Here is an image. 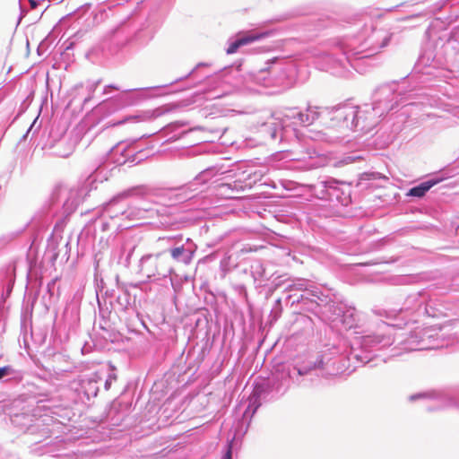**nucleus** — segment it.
Returning <instances> with one entry per match:
<instances>
[{"label": "nucleus", "instance_id": "f257e3e1", "mask_svg": "<svg viewBox=\"0 0 459 459\" xmlns=\"http://www.w3.org/2000/svg\"><path fill=\"white\" fill-rule=\"evenodd\" d=\"M392 34L384 29H368L364 33L345 39L338 44L340 51L344 55V61L356 71L362 73L359 62L375 56L381 48L387 46Z\"/></svg>", "mask_w": 459, "mask_h": 459}, {"label": "nucleus", "instance_id": "f03ea898", "mask_svg": "<svg viewBox=\"0 0 459 459\" xmlns=\"http://www.w3.org/2000/svg\"><path fill=\"white\" fill-rule=\"evenodd\" d=\"M184 187L178 188H152L145 186H136L118 195L110 200L103 209V215L111 219L125 216V205L122 201L129 196H142L163 204L173 205L185 201L187 196L183 195Z\"/></svg>", "mask_w": 459, "mask_h": 459}, {"label": "nucleus", "instance_id": "7ed1b4c3", "mask_svg": "<svg viewBox=\"0 0 459 459\" xmlns=\"http://www.w3.org/2000/svg\"><path fill=\"white\" fill-rule=\"evenodd\" d=\"M395 85H383L377 89L373 95L372 105H368V113H362L359 129L370 131L378 122V118L394 109L403 100L402 91Z\"/></svg>", "mask_w": 459, "mask_h": 459}, {"label": "nucleus", "instance_id": "20e7f679", "mask_svg": "<svg viewBox=\"0 0 459 459\" xmlns=\"http://www.w3.org/2000/svg\"><path fill=\"white\" fill-rule=\"evenodd\" d=\"M401 324H387L382 322L377 330L365 335L356 337L355 344L360 349L359 352L352 351L351 356L364 364L372 359L371 353L392 346L395 340L394 328Z\"/></svg>", "mask_w": 459, "mask_h": 459}, {"label": "nucleus", "instance_id": "39448f33", "mask_svg": "<svg viewBox=\"0 0 459 459\" xmlns=\"http://www.w3.org/2000/svg\"><path fill=\"white\" fill-rule=\"evenodd\" d=\"M400 347L394 346L391 349V356L402 354V351H413L423 350H433L443 348L447 345L441 338L440 332L436 328L417 327L410 332L408 336L399 342Z\"/></svg>", "mask_w": 459, "mask_h": 459}, {"label": "nucleus", "instance_id": "423d86ee", "mask_svg": "<svg viewBox=\"0 0 459 459\" xmlns=\"http://www.w3.org/2000/svg\"><path fill=\"white\" fill-rule=\"evenodd\" d=\"M140 273L149 280L167 278L174 273L164 252L148 254L140 260Z\"/></svg>", "mask_w": 459, "mask_h": 459}, {"label": "nucleus", "instance_id": "0eeeda50", "mask_svg": "<svg viewBox=\"0 0 459 459\" xmlns=\"http://www.w3.org/2000/svg\"><path fill=\"white\" fill-rule=\"evenodd\" d=\"M87 192L84 186L72 188L61 186L55 189L52 198L55 203L61 204L64 213L69 215L77 209Z\"/></svg>", "mask_w": 459, "mask_h": 459}, {"label": "nucleus", "instance_id": "6e6552de", "mask_svg": "<svg viewBox=\"0 0 459 459\" xmlns=\"http://www.w3.org/2000/svg\"><path fill=\"white\" fill-rule=\"evenodd\" d=\"M299 376H305L312 371H316L317 375L329 378L337 376L341 372V368L337 366V359L331 357L329 353L321 354L314 362L295 368Z\"/></svg>", "mask_w": 459, "mask_h": 459}, {"label": "nucleus", "instance_id": "1a4fd4ad", "mask_svg": "<svg viewBox=\"0 0 459 459\" xmlns=\"http://www.w3.org/2000/svg\"><path fill=\"white\" fill-rule=\"evenodd\" d=\"M320 108L307 105L302 110L299 108H287L282 114V124L307 126L312 125L320 116Z\"/></svg>", "mask_w": 459, "mask_h": 459}, {"label": "nucleus", "instance_id": "9d476101", "mask_svg": "<svg viewBox=\"0 0 459 459\" xmlns=\"http://www.w3.org/2000/svg\"><path fill=\"white\" fill-rule=\"evenodd\" d=\"M292 65L282 66L280 65L261 69L256 74L250 75L256 84L264 87L281 85L285 79L290 76Z\"/></svg>", "mask_w": 459, "mask_h": 459}, {"label": "nucleus", "instance_id": "9b49d317", "mask_svg": "<svg viewBox=\"0 0 459 459\" xmlns=\"http://www.w3.org/2000/svg\"><path fill=\"white\" fill-rule=\"evenodd\" d=\"M362 113H368V105L363 108L347 105L337 108L333 111V119L342 126L354 130L360 125L359 119Z\"/></svg>", "mask_w": 459, "mask_h": 459}, {"label": "nucleus", "instance_id": "f8f14e48", "mask_svg": "<svg viewBox=\"0 0 459 459\" xmlns=\"http://www.w3.org/2000/svg\"><path fill=\"white\" fill-rule=\"evenodd\" d=\"M178 108V106L175 104H165L160 107H158L154 109H149L140 112L137 115L130 116L125 118L124 120L117 123V125L123 124L125 122H148L154 120L165 114L172 112Z\"/></svg>", "mask_w": 459, "mask_h": 459}, {"label": "nucleus", "instance_id": "ddd939ff", "mask_svg": "<svg viewBox=\"0 0 459 459\" xmlns=\"http://www.w3.org/2000/svg\"><path fill=\"white\" fill-rule=\"evenodd\" d=\"M426 292H418L409 295L403 307L399 310V314H410L416 316H421V309L425 303Z\"/></svg>", "mask_w": 459, "mask_h": 459}, {"label": "nucleus", "instance_id": "4468645a", "mask_svg": "<svg viewBox=\"0 0 459 459\" xmlns=\"http://www.w3.org/2000/svg\"><path fill=\"white\" fill-rule=\"evenodd\" d=\"M195 247H185L184 245L174 247L169 249L171 258L176 263L188 265L193 261Z\"/></svg>", "mask_w": 459, "mask_h": 459}, {"label": "nucleus", "instance_id": "2eb2a0df", "mask_svg": "<svg viewBox=\"0 0 459 459\" xmlns=\"http://www.w3.org/2000/svg\"><path fill=\"white\" fill-rule=\"evenodd\" d=\"M98 380L99 377L97 374L83 377L80 379V391L82 392L88 399L97 396L99 392Z\"/></svg>", "mask_w": 459, "mask_h": 459}, {"label": "nucleus", "instance_id": "dca6fc26", "mask_svg": "<svg viewBox=\"0 0 459 459\" xmlns=\"http://www.w3.org/2000/svg\"><path fill=\"white\" fill-rule=\"evenodd\" d=\"M442 305L437 299L429 298L426 293L425 303L421 309V316H427L429 317H439L443 315Z\"/></svg>", "mask_w": 459, "mask_h": 459}, {"label": "nucleus", "instance_id": "f3484780", "mask_svg": "<svg viewBox=\"0 0 459 459\" xmlns=\"http://www.w3.org/2000/svg\"><path fill=\"white\" fill-rule=\"evenodd\" d=\"M442 181V178L439 177H433L429 180H426L420 185L411 188L409 190L408 195L415 196V197H422L425 194L435 185L438 184Z\"/></svg>", "mask_w": 459, "mask_h": 459}, {"label": "nucleus", "instance_id": "a211bd4d", "mask_svg": "<svg viewBox=\"0 0 459 459\" xmlns=\"http://www.w3.org/2000/svg\"><path fill=\"white\" fill-rule=\"evenodd\" d=\"M52 154L60 157V158H67L74 152V145L65 138L58 140L52 146Z\"/></svg>", "mask_w": 459, "mask_h": 459}, {"label": "nucleus", "instance_id": "6ab92c4d", "mask_svg": "<svg viewBox=\"0 0 459 459\" xmlns=\"http://www.w3.org/2000/svg\"><path fill=\"white\" fill-rule=\"evenodd\" d=\"M320 185L324 187L323 192H325V193H322L321 198H325V199L336 198L337 200L340 198V195H339L340 187H339V183L337 181H335L333 179H330V180H326V181H322L320 183Z\"/></svg>", "mask_w": 459, "mask_h": 459}, {"label": "nucleus", "instance_id": "aec40b11", "mask_svg": "<svg viewBox=\"0 0 459 459\" xmlns=\"http://www.w3.org/2000/svg\"><path fill=\"white\" fill-rule=\"evenodd\" d=\"M22 378V371L15 369L11 365L0 368V382L20 381Z\"/></svg>", "mask_w": 459, "mask_h": 459}, {"label": "nucleus", "instance_id": "412c9836", "mask_svg": "<svg viewBox=\"0 0 459 459\" xmlns=\"http://www.w3.org/2000/svg\"><path fill=\"white\" fill-rule=\"evenodd\" d=\"M262 36L261 35H246V36H240L234 41H232L228 48H227V54H233L235 53L238 48L241 46L247 45L248 43H251L253 41H255L259 39Z\"/></svg>", "mask_w": 459, "mask_h": 459}, {"label": "nucleus", "instance_id": "4be33fe9", "mask_svg": "<svg viewBox=\"0 0 459 459\" xmlns=\"http://www.w3.org/2000/svg\"><path fill=\"white\" fill-rule=\"evenodd\" d=\"M108 38L114 39L117 44H124L128 40V33L124 24H120L108 32Z\"/></svg>", "mask_w": 459, "mask_h": 459}, {"label": "nucleus", "instance_id": "5701e85b", "mask_svg": "<svg viewBox=\"0 0 459 459\" xmlns=\"http://www.w3.org/2000/svg\"><path fill=\"white\" fill-rule=\"evenodd\" d=\"M259 399L260 394L257 389H255L249 397L248 406L243 413V418L252 417L255 413L256 410L260 406Z\"/></svg>", "mask_w": 459, "mask_h": 459}, {"label": "nucleus", "instance_id": "b1692460", "mask_svg": "<svg viewBox=\"0 0 459 459\" xmlns=\"http://www.w3.org/2000/svg\"><path fill=\"white\" fill-rule=\"evenodd\" d=\"M428 395H429L432 399H435L438 402L437 408H444L446 406H451L455 404L454 399L446 393L432 392Z\"/></svg>", "mask_w": 459, "mask_h": 459}, {"label": "nucleus", "instance_id": "393cba45", "mask_svg": "<svg viewBox=\"0 0 459 459\" xmlns=\"http://www.w3.org/2000/svg\"><path fill=\"white\" fill-rule=\"evenodd\" d=\"M147 209H141L136 207H128L125 209V217L129 220H139L143 218V214L147 212Z\"/></svg>", "mask_w": 459, "mask_h": 459}, {"label": "nucleus", "instance_id": "a878e982", "mask_svg": "<svg viewBox=\"0 0 459 459\" xmlns=\"http://www.w3.org/2000/svg\"><path fill=\"white\" fill-rule=\"evenodd\" d=\"M129 91H126L124 92V94L122 96H120L118 99H109V100H104L102 103H101V106L102 107H108L109 106L110 104H113L117 101H119L121 102L120 106H126V105H131L133 104V101L130 100L127 97V92Z\"/></svg>", "mask_w": 459, "mask_h": 459}, {"label": "nucleus", "instance_id": "bb28decb", "mask_svg": "<svg viewBox=\"0 0 459 459\" xmlns=\"http://www.w3.org/2000/svg\"><path fill=\"white\" fill-rule=\"evenodd\" d=\"M315 152L308 153L307 160L304 159L305 164L301 167L304 169H312L320 166V162L317 156H314Z\"/></svg>", "mask_w": 459, "mask_h": 459}, {"label": "nucleus", "instance_id": "cd10ccee", "mask_svg": "<svg viewBox=\"0 0 459 459\" xmlns=\"http://www.w3.org/2000/svg\"><path fill=\"white\" fill-rule=\"evenodd\" d=\"M355 310H347L342 316V324L346 328H352L355 326Z\"/></svg>", "mask_w": 459, "mask_h": 459}, {"label": "nucleus", "instance_id": "c85d7f7f", "mask_svg": "<svg viewBox=\"0 0 459 459\" xmlns=\"http://www.w3.org/2000/svg\"><path fill=\"white\" fill-rule=\"evenodd\" d=\"M12 421L15 425L26 427L31 421V417L28 414H16L12 418Z\"/></svg>", "mask_w": 459, "mask_h": 459}, {"label": "nucleus", "instance_id": "c756f323", "mask_svg": "<svg viewBox=\"0 0 459 459\" xmlns=\"http://www.w3.org/2000/svg\"><path fill=\"white\" fill-rule=\"evenodd\" d=\"M214 175V171L212 169H204L203 170L199 175H197L195 178V180L197 182V183H205L207 182L210 178H212Z\"/></svg>", "mask_w": 459, "mask_h": 459}, {"label": "nucleus", "instance_id": "7c9ffc66", "mask_svg": "<svg viewBox=\"0 0 459 459\" xmlns=\"http://www.w3.org/2000/svg\"><path fill=\"white\" fill-rule=\"evenodd\" d=\"M307 285H308V282L303 279H299L297 281L288 285V287L286 288V290L288 291H292V290H307Z\"/></svg>", "mask_w": 459, "mask_h": 459}, {"label": "nucleus", "instance_id": "2f4dec72", "mask_svg": "<svg viewBox=\"0 0 459 459\" xmlns=\"http://www.w3.org/2000/svg\"><path fill=\"white\" fill-rule=\"evenodd\" d=\"M184 124L183 123H180V122H175V123H171L169 124V126H167L166 127L163 128V130L165 132H172L174 131L175 129L177 128H179L181 126H183Z\"/></svg>", "mask_w": 459, "mask_h": 459}, {"label": "nucleus", "instance_id": "473e14b6", "mask_svg": "<svg viewBox=\"0 0 459 459\" xmlns=\"http://www.w3.org/2000/svg\"><path fill=\"white\" fill-rule=\"evenodd\" d=\"M116 379H117V376L114 373L109 374L108 378L105 381V389L108 390L110 388L112 383L114 381H116Z\"/></svg>", "mask_w": 459, "mask_h": 459}, {"label": "nucleus", "instance_id": "72a5a7b5", "mask_svg": "<svg viewBox=\"0 0 459 459\" xmlns=\"http://www.w3.org/2000/svg\"><path fill=\"white\" fill-rule=\"evenodd\" d=\"M98 84H99V82H94V83L91 84V85L88 87V90H89L90 94H89V96H88L87 98H85V100H84V101H83L84 103L88 102V101L91 99L92 94H93V92L95 91V90H96V88H97Z\"/></svg>", "mask_w": 459, "mask_h": 459}, {"label": "nucleus", "instance_id": "f704fd0d", "mask_svg": "<svg viewBox=\"0 0 459 459\" xmlns=\"http://www.w3.org/2000/svg\"><path fill=\"white\" fill-rule=\"evenodd\" d=\"M277 305H278V308L276 310H272V313H271V316H272V321H276L279 316H281V308L279 307L280 305V300L277 301Z\"/></svg>", "mask_w": 459, "mask_h": 459}, {"label": "nucleus", "instance_id": "c9c22d12", "mask_svg": "<svg viewBox=\"0 0 459 459\" xmlns=\"http://www.w3.org/2000/svg\"><path fill=\"white\" fill-rule=\"evenodd\" d=\"M122 151V154L126 157V160L124 161H126L130 156H131V149H124L122 148V146H119L117 147V151Z\"/></svg>", "mask_w": 459, "mask_h": 459}, {"label": "nucleus", "instance_id": "e433bc0d", "mask_svg": "<svg viewBox=\"0 0 459 459\" xmlns=\"http://www.w3.org/2000/svg\"><path fill=\"white\" fill-rule=\"evenodd\" d=\"M379 316H385L387 318L396 317L394 311H384V313H377Z\"/></svg>", "mask_w": 459, "mask_h": 459}, {"label": "nucleus", "instance_id": "4c0bfd02", "mask_svg": "<svg viewBox=\"0 0 459 459\" xmlns=\"http://www.w3.org/2000/svg\"><path fill=\"white\" fill-rule=\"evenodd\" d=\"M326 57L331 59L333 61V65H340L342 66H344V63H343V60H335V59H333L332 56L330 55H326Z\"/></svg>", "mask_w": 459, "mask_h": 459}, {"label": "nucleus", "instance_id": "58836bf2", "mask_svg": "<svg viewBox=\"0 0 459 459\" xmlns=\"http://www.w3.org/2000/svg\"><path fill=\"white\" fill-rule=\"evenodd\" d=\"M221 459H231V446H228V449Z\"/></svg>", "mask_w": 459, "mask_h": 459}, {"label": "nucleus", "instance_id": "ea45409f", "mask_svg": "<svg viewBox=\"0 0 459 459\" xmlns=\"http://www.w3.org/2000/svg\"><path fill=\"white\" fill-rule=\"evenodd\" d=\"M309 138L316 141L323 140V134L320 132H318L315 134V135H309Z\"/></svg>", "mask_w": 459, "mask_h": 459}, {"label": "nucleus", "instance_id": "a19ab883", "mask_svg": "<svg viewBox=\"0 0 459 459\" xmlns=\"http://www.w3.org/2000/svg\"><path fill=\"white\" fill-rule=\"evenodd\" d=\"M427 394H413V395H411L410 396V400L411 401H414L416 399H419V398H421V397H424L426 396Z\"/></svg>", "mask_w": 459, "mask_h": 459}, {"label": "nucleus", "instance_id": "79ce46f5", "mask_svg": "<svg viewBox=\"0 0 459 459\" xmlns=\"http://www.w3.org/2000/svg\"><path fill=\"white\" fill-rule=\"evenodd\" d=\"M221 188V191L225 193L227 189H230L231 188V185L230 184H224V185H221L220 186Z\"/></svg>", "mask_w": 459, "mask_h": 459}, {"label": "nucleus", "instance_id": "37998d69", "mask_svg": "<svg viewBox=\"0 0 459 459\" xmlns=\"http://www.w3.org/2000/svg\"><path fill=\"white\" fill-rule=\"evenodd\" d=\"M313 296L316 298V299L314 300L317 305H320V302H323V299L318 296L317 294H315L313 293Z\"/></svg>", "mask_w": 459, "mask_h": 459}, {"label": "nucleus", "instance_id": "c03bdc74", "mask_svg": "<svg viewBox=\"0 0 459 459\" xmlns=\"http://www.w3.org/2000/svg\"><path fill=\"white\" fill-rule=\"evenodd\" d=\"M108 89H115V90H118V88L115 85H107L105 88H104V93H108Z\"/></svg>", "mask_w": 459, "mask_h": 459}, {"label": "nucleus", "instance_id": "a18cd8bd", "mask_svg": "<svg viewBox=\"0 0 459 459\" xmlns=\"http://www.w3.org/2000/svg\"><path fill=\"white\" fill-rule=\"evenodd\" d=\"M204 65H205V64L200 63L199 65H196V67H195V69H193V70L189 73V74H188V75H191V74L195 72V70L196 68H198V67H200V66H204Z\"/></svg>", "mask_w": 459, "mask_h": 459}, {"label": "nucleus", "instance_id": "49530a36", "mask_svg": "<svg viewBox=\"0 0 459 459\" xmlns=\"http://www.w3.org/2000/svg\"><path fill=\"white\" fill-rule=\"evenodd\" d=\"M272 138H273V139H275V138H276V131H273V132L272 133Z\"/></svg>", "mask_w": 459, "mask_h": 459}, {"label": "nucleus", "instance_id": "de8ad7c7", "mask_svg": "<svg viewBox=\"0 0 459 459\" xmlns=\"http://www.w3.org/2000/svg\"><path fill=\"white\" fill-rule=\"evenodd\" d=\"M186 134V133H182V134H180L179 135L176 136V139L180 138V137H181L183 134Z\"/></svg>", "mask_w": 459, "mask_h": 459}, {"label": "nucleus", "instance_id": "09e8293b", "mask_svg": "<svg viewBox=\"0 0 459 459\" xmlns=\"http://www.w3.org/2000/svg\"><path fill=\"white\" fill-rule=\"evenodd\" d=\"M277 62H278V60H277V59H275V60H273V61H272V63H273V64H275V65H277Z\"/></svg>", "mask_w": 459, "mask_h": 459}, {"label": "nucleus", "instance_id": "8fccbe9b", "mask_svg": "<svg viewBox=\"0 0 459 459\" xmlns=\"http://www.w3.org/2000/svg\"><path fill=\"white\" fill-rule=\"evenodd\" d=\"M287 376H288V377H291L290 371L288 372Z\"/></svg>", "mask_w": 459, "mask_h": 459}]
</instances>
